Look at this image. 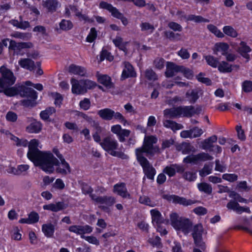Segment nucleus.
I'll return each instance as SVG.
<instances>
[{
    "mask_svg": "<svg viewBox=\"0 0 252 252\" xmlns=\"http://www.w3.org/2000/svg\"><path fill=\"white\" fill-rule=\"evenodd\" d=\"M82 80H78L75 78H71L70 83L72 86V93L77 95L84 94L87 93L86 89L82 84Z\"/></svg>",
    "mask_w": 252,
    "mask_h": 252,
    "instance_id": "nucleus-15",
    "label": "nucleus"
},
{
    "mask_svg": "<svg viewBox=\"0 0 252 252\" xmlns=\"http://www.w3.org/2000/svg\"><path fill=\"white\" fill-rule=\"evenodd\" d=\"M68 230L77 235H80L82 238V236H84L85 234L91 233L93 231V227L89 225H73L68 227Z\"/></svg>",
    "mask_w": 252,
    "mask_h": 252,
    "instance_id": "nucleus-14",
    "label": "nucleus"
},
{
    "mask_svg": "<svg viewBox=\"0 0 252 252\" xmlns=\"http://www.w3.org/2000/svg\"><path fill=\"white\" fill-rule=\"evenodd\" d=\"M113 17L120 20L123 25H124L125 26L127 25L128 23L127 19L126 17H125L124 14L120 12L118 9L113 15Z\"/></svg>",
    "mask_w": 252,
    "mask_h": 252,
    "instance_id": "nucleus-52",
    "label": "nucleus"
},
{
    "mask_svg": "<svg viewBox=\"0 0 252 252\" xmlns=\"http://www.w3.org/2000/svg\"><path fill=\"white\" fill-rule=\"evenodd\" d=\"M105 59L111 62L113 61L114 57L110 52L103 48L100 53L99 61L100 62H102Z\"/></svg>",
    "mask_w": 252,
    "mask_h": 252,
    "instance_id": "nucleus-40",
    "label": "nucleus"
},
{
    "mask_svg": "<svg viewBox=\"0 0 252 252\" xmlns=\"http://www.w3.org/2000/svg\"><path fill=\"white\" fill-rule=\"evenodd\" d=\"M91 126L93 128V138L94 141L97 143L100 142L101 137L100 134L103 131V128L100 126L98 122L95 121H91L90 123Z\"/></svg>",
    "mask_w": 252,
    "mask_h": 252,
    "instance_id": "nucleus-20",
    "label": "nucleus"
},
{
    "mask_svg": "<svg viewBox=\"0 0 252 252\" xmlns=\"http://www.w3.org/2000/svg\"><path fill=\"white\" fill-rule=\"evenodd\" d=\"M39 143V141L35 139L30 141L27 157L35 166L39 167L46 173H53L55 170L53 165L58 163V159L50 152L40 151L38 149Z\"/></svg>",
    "mask_w": 252,
    "mask_h": 252,
    "instance_id": "nucleus-2",
    "label": "nucleus"
},
{
    "mask_svg": "<svg viewBox=\"0 0 252 252\" xmlns=\"http://www.w3.org/2000/svg\"><path fill=\"white\" fill-rule=\"evenodd\" d=\"M192 236L193 238L194 243L196 247L202 249L205 247V243L202 240V233L203 232V226L201 224H197L193 226L191 229Z\"/></svg>",
    "mask_w": 252,
    "mask_h": 252,
    "instance_id": "nucleus-7",
    "label": "nucleus"
},
{
    "mask_svg": "<svg viewBox=\"0 0 252 252\" xmlns=\"http://www.w3.org/2000/svg\"><path fill=\"white\" fill-rule=\"evenodd\" d=\"M113 191L124 198H131V195L128 192L126 184L124 183L115 184L114 186Z\"/></svg>",
    "mask_w": 252,
    "mask_h": 252,
    "instance_id": "nucleus-18",
    "label": "nucleus"
},
{
    "mask_svg": "<svg viewBox=\"0 0 252 252\" xmlns=\"http://www.w3.org/2000/svg\"><path fill=\"white\" fill-rule=\"evenodd\" d=\"M238 53L248 62L250 60V53L252 52V49L245 41H242L239 44V47L237 49Z\"/></svg>",
    "mask_w": 252,
    "mask_h": 252,
    "instance_id": "nucleus-19",
    "label": "nucleus"
},
{
    "mask_svg": "<svg viewBox=\"0 0 252 252\" xmlns=\"http://www.w3.org/2000/svg\"><path fill=\"white\" fill-rule=\"evenodd\" d=\"M135 75L136 72L131 64H125V68L123 70L122 75V77L126 78L130 77H134Z\"/></svg>",
    "mask_w": 252,
    "mask_h": 252,
    "instance_id": "nucleus-33",
    "label": "nucleus"
},
{
    "mask_svg": "<svg viewBox=\"0 0 252 252\" xmlns=\"http://www.w3.org/2000/svg\"><path fill=\"white\" fill-rule=\"evenodd\" d=\"M111 131L116 134L118 137V140L120 142L126 141V137L130 136L131 131L127 129H123L120 125H115L111 126Z\"/></svg>",
    "mask_w": 252,
    "mask_h": 252,
    "instance_id": "nucleus-12",
    "label": "nucleus"
},
{
    "mask_svg": "<svg viewBox=\"0 0 252 252\" xmlns=\"http://www.w3.org/2000/svg\"><path fill=\"white\" fill-rule=\"evenodd\" d=\"M204 74L200 72L196 76V78L199 82L206 84L207 86H210L212 84L211 80L207 77H204Z\"/></svg>",
    "mask_w": 252,
    "mask_h": 252,
    "instance_id": "nucleus-54",
    "label": "nucleus"
},
{
    "mask_svg": "<svg viewBox=\"0 0 252 252\" xmlns=\"http://www.w3.org/2000/svg\"><path fill=\"white\" fill-rule=\"evenodd\" d=\"M139 202L141 204L148 205L151 207L154 206V203L152 202L150 198L147 196H141L139 198Z\"/></svg>",
    "mask_w": 252,
    "mask_h": 252,
    "instance_id": "nucleus-61",
    "label": "nucleus"
},
{
    "mask_svg": "<svg viewBox=\"0 0 252 252\" xmlns=\"http://www.w3.org/2000/svg\"><path fill=\"white\" fill-rule=\"evenodd\" d=\"M54 153L56 156L60 159L61 162L58 159V163L54 164L53 167L56 166V172L63 175H66L71 172V168L69 164L65 160L63 155L60 154L58 150H54Z\"/></svg>",
    "mask_w": 252,
    "mask_h": 252,
    "instance_id": "nucleus-6",
    "label": "nucleus"
},
{
    "mask_svg": "<svg viewBox=\"0 0 252 252\" xmlns=\"http://www.w3.org/2000/svg\"><path fill=\"white\" fill-rule=\"evenodd\" d=\"M99 7L100 8L107 9L111 13L112 16L118 10L116 7L113 6L111 4L103 1L99 3Z\"/></svg>",
    "mask_w": 252,
    "mask_h": 252,
    "instance_id": "nucleus-45",
    "label": "nucleus"
},
{
    "mask_svg": "<svg viewBox=\"0 0 252 252\" xmlns=\"http://www.w3.org/2000/svg\"><path fill=\"white\" fill-rule=\"evenodd\" d=\"M168 27L175 32H182L183 30L181 25L175 22H170L168 24Z\"/></svg>",
    "mask_w": 252,
    "mask_h": 252,
    "instance_id": "nucleus-60",
    "label": "nucleus"
},
{
    "mask_svg": "<svg viewBox=\"0 0 252 252\" xmlns=\"http://www.w3.org/2000/svg\"><path fill=\"white\" fill-rule=\"evenodd\" d=\"M27 58L21 59L18 63H35L32 59L36 60L39 57V54L37 51H33L27 54Z\"/></svg>",
    "mask_w": 252,
    "mask_h": 252,
    "instance_id": "nucleus-32",
    "label": "nucleus"
},
{
    "mask_svg": "<svg viewBox=\"0 0 252 252\" xmlns=\"http://www.w3.org/2000/svg\"><path fill=\"white\" fill-rule=\"evenodd\" d=\"M185 168L183 165L178 164H172L166 166L163 170V172L166 174L169 177H171L175 175L176 172L183 173Z\"/></svg>",
    "mask_w": 252,
    "mask_h": 252,
    "instance_id": "nucleus-16",
    "label": "nucleus"
},
{
    "mask_svg": "<svg viewBox=\"0 0 252 252\" xmlns=\"http://www.w3.org/2000/svg\"><path fill=\"white\" fill-rule=\"evenodd\" d=\"M197 188L199 191L203 192L207 194H210L212 192V187L211 185L203 182L197 184Z\"/></svg>",
    "mask_w": 252,
    "mask_h": 252,
    "instance_id": "nucleus-42",
    "label": "nucleus"
},
{
    "mask_svg": "<svg viewBox=\"0 0 252 252\" xmlns=\"http://www.w3.org/2000/svg\"><path fill=\"white\" fill-rule=\"evenodd\" d=\"M55 112V109L53 107H49L45 110L42 111L40 113L41 119L44 121H47L53 113Z\"/></svg>",
    "mask_w": 252,
    "mask_h": 252,
    "instance_id": "nucleus-44",
    "label": "nucleus"
},
{
    "mask_svg": "<svg viewBox=\"0 0 252 252\" xmlns=\"http://www.w3.org/2000/svg\"><path fill=\"white\" fill-rule=\"evenodd\" d=\"M113 119L119 121L120 123L123 124L124 125H125L126 123H127V121L124 116L119 112H115L114 111H113L112 119Z\"/></svg>",
    "mask_w": 252,
    "mask_h": 252,
    "instance_id": "nucleus-55",
    "label": "nucleus"
},
{
    "mask_svg": "<svg viewBox=\"0 0 252 252\" xmlns=\"http://www.w3.org/2000/svg\"><path fill=\"white\" fill-rule=\"evenodd\" d=\"M145 76L149 80L155 81L157 79V76L155 72L151 69H147L145 71Z\"/></svg>",
    "mask_w": 252,
    "mask_h": 252,
    "instance_id": "nucleus-64",
    "label": "nucleus"
},
{
    "mask_svg": "<svg viewBox=\"0 0 252 252\" xmlns=\"http://www.w3.org/2000/svg\"><path fill=\"white\" fill-rule=\"evenodd\" d=\"M59 2L58 0H46L44 4V6L50 12H55L58 7Z\"/></svg>",
    "mask_w": 252,
    "mask_h": 252,
    "instance_id": "nucleus-38",
    "label": "nucleus"
},
{
    "mask_svg": "<svg viewBox=\"0 0 252 252\" xmlns=\"http://www.w3.org/2000/svg\"><path fill=\"white\" fill-rule=\"evenodd\" d=\"M101 147L107 153L110 154L113 151L119 148V143L112 135L104 137L100 142H98Z\"/></svg>",
    "mask_w": 252,
    "mask_h": 252,
    "instance_id": "nucleus-5",
    "label": "nucleus"
},
{
    "mask_svg": "<svg viewBox=\"0 0 252 252\" xmlns=\"http://www.w3.org/2000/svg\"><path fill=\"white\" fill-rule=\"evenodd\" d=\"M213 157L208 153L201 152L196 155L191 154L184 158L183 162L186 163L197 164L199 162L211 160Z\"/></svg>",
    "mask_w": 252,
    "mask_h": 252,
    "instance_id": "nucleus-8",
    "label": "nucleus"
},
{
    "mask_svg": "<svg viewBox=\"0 0 252 252\" xmlns=\"http://www.w3.org/2000/svg\"><path fill=\"white\" fill-rule=\"evenodd\" d=\"M11 238L14 240L20 241L22 239V235L17 226H14L11 231Z\"/></svg>",
    "mask_w": 252,
    "mask_h": 252,
    "instance_id": "nucleus-49",
    "label": "nucleus"
},
{
    "mask_svg": "<svg viewBox=\"0 0 252 252\" xmlns=\"http://www.w3.org/2000/svg\"><path fill=\"white\" fill-rule=\"evenodd\" d=\"M229 48V45L225 42H217L214 45V52H221L222 55L227 54Z\"/></svg>",
    "mask_w": 252,
    "mask_h": 252,
    "instance_id": "nucleus-29",
    "label": "nucleus"
},
{
    "mask_svg": "<svg viewBox=\"0 0 252 252\" xmlns=\"http://www.w3.org/2000/svg\"><path fill=\"white\" fill-rule=\"evenodd\" d=\"M79 106L81 109L87 110L90 108L91 101L89 98H85L80 102Z\"/></svg>",
    "mask_w": 252,
    "mask_h": 252,
    "instance_id": "nucleus-63",
    "label": "nucleus"
},
{
    "mask_svg": "<svg viewBox=\"0 0 252 252\" xmlns=\"http://www.w3.org/2000/svg\"><path fill=\"white\" fill-rule=\"evenodd\" d=\"M16 90V95L19 94L22 97H26L28 98H34L37 99V92L31 88H28L25 85H17L15 86Z\"/></svg>",
    "mask_w": 252,
    "mask_h": 252,
    "instance_id": "nucleus-11",
    "label": "nucleus"
},
{
    "mask_svg": "<svg viewBox=\"0 0 252 252\" xmlns=\"http://www.w3.org/2000/svg\"><path fill=\"white\" fill-rule=\"evenodd\" d=\"M179 72H181L184 77L187 78L188 79H191L193 77V71L188 68H186L184 66L180 65L179 67H178Z\"/></svg>",
    "mask_w": 252,
    "mask_h": 252,
    "instance_id": "nucleus-46",
    "label": "nucleus"
},
{
    "mask_svg": "<svg viewBox=\"0 0 252 252\" xmlns=\"http://www.w3.org/2000/svg\"><path fill=\"white\" fill-rule=\"evenodd\" d=\"M0 72L1 74V77L0 78V93H3L10 97L16 95L17 91L15 86L11 87L16 81L12 72L3 65L0 68Z\"/></svg>",
    "mask_w": 252,
    "mask_h": 252,
    "instance_id": "nucleus-3",
    "label": "nucleus"
},
{
    "mask_svg": "<svg viewBox=\"0 0 252 252\" xmlns=\"http://www.w3.org/2000/svg\"><path fill=\"white\" fill-rule=\"evenodd\" d=\"M218 137L214 135L204 140L201 143V148L203 150H209L210 152L214 151V145L213 143L217 142Z\"/></svg>",
    "mask_w": 252,
    "mask_h": 252,
    "instance_id": "nucleus-21",
    "label": "nucleus"
},
{
    "mask_svg": "<svg viewBox=\"0 0 252 252\" xmlns=\"http://www.w3.org/2000/svg\"><path fill=\"white\" fill-rule=\"evenodd\" d=\"M179 66L180 65H177L176 64H167L165 76L167 77H173L175 73L179 72Z\"/></svg>",
    "mask_w": 252,
    "mask_h": 252,
    "instance_id": "nucleus-37",
    "label": "nucleus"
},
{
    "mask_svg": "<svg viewBox=\"0 0 252 252\" xmlns=\"http://www.w3.org/2000/svg\"><path fill=\"white\" fill-rule=\"evenodd\" d=\"M174 143V140L170 138L169 139H165L163 140L161 143V149H160V151L161 150H164V149L166 148H168L170 147L172 145H173ZM161 153V151H160V153Z\"/></svg>",
    "mask_w": 252,
    "mask_h": 252,
    "instance_id": "nucleus-57",
    "label": "nucleus"
},
{
    "mask_svg": "<svg viewBox=\"0 0 252 252\" xmlns=\"http://www.w3.org/2000/svg\"><path fill=\"white\" fill-rule=\"evenodd\" d=\"M242 90L245 93L252 91V81L246 80L242 84Z\"/></svg>",
    "mask_w": 252,
    "mask_h": 252,
    "instance_id": "nucleus-62",
    "label": "nucleus"
},
{
    "mask_svg": "<svg viewBox=\"0 0 252 252\" xmlns=\"http://www.w3.org/2000/svg\"><path fill=\"white\" fill-rule=\"evenodd\" d=\"M42 127V124L39 121L33 119L26 127V131L30 133H38L41 130Z\"/></svg>",
    "mask_w": 252,
    "mask_h": 252,
    "instance_id": "nucleus-23",
    "label": "nucleus"
},
{
    "mask_svg": "<svg viewBox=\"0 0 252 252\" xmlns=\"http://www.w3.org/2000/svg\"><path fill=\"white\" fill-rule=\"evenodd\" d=\"M178 110L179 117H190L195 113L192 106H179Z\"/></svg>",
    "mask_w": 252,
    "mask_h": 252,
    "instance_id": "nucleus-24",
    "label": "nucleus"
},
{
    "mask_svg": "<svg viewBox=\"0 0 252 252\" xmlns=\"http://www.w3.org/2000/svg\"><path fill=\"white\" fill-rule=\"evenodd\" d=\"M61 30L64 31H68L73 28V25L70 20L62 19L59 23Z\"/></svg>",
    "mask_w": 252,
    "mask_h": 252,
    "instance_id": "nucleus-43",
    "label": "nucleus"
},
{
    "mask_svg": "<svg viewBox=\"0 0 252 252\" xmlns=\"http://www.w3.org/2000/svg\"><path fill=\"white\" fill-rule=\"evenodd\" d=\"M171 225L177 231L182 232L185 235L188 234L192 227V221L188 218L179 217L176 213H172L170 215Z\"/></svg>",
    "mask_w": 252,
    "mask_h": 252,
    "instance_id": "nucleus-4",
    "label": "nucleus"
},
{
    "mask_svg": "<svg viewBox=\"0 0 252 252\" xmlns=\"http://www.w3.org/2000/svg\"><path fill=\"white\" fill-rule=\"evenodd\" d=\"M36 99L34 98H27L24 99L21 101V104L26 107H33L35 106L36 104V102L35 101Z\"/></svg>",
    "mask_w": 252,
    "mask_h": 252,
    "instance_id": "nucleus-53",
    "label": "nucleus"
},
{
    "mask_svg": "<svg viewBox=\"0 0 252 252\" xmlns=\"http://www.w3.org/2000/svg\"><path fill=\"white\" fill-rule=\"evenodd\" d=\"M66 208V206L63 202H58L55 203H50L43 206L45 210H49L54 212H58Z\"/></svg>",
    "mask_w": 252,
    "mask_h": 252,
    "instance_id": "nucleus-22",
    "label": "nucleus"
},
{
    "mask_svg": "<svg viewBox=\"0 0 252 252\" xmlns=\"http://www.w3.org/2000/svg\"><path fill=\"white\" fill-rule=\"evenodd\" d=\"M57 223L58 220L55 219L52 222L48 221L42 225V231L46 237L51 238L53 236Z\"/></svg>",
    "mask_w": 252,
    "mask_h": 252,
    "instance_id": "nucleus-17",
    "label": "nucleus"
},
{
    "mask_svg": "<svg viewBox=\"0 0 252 252\" xmlns=\"http://www.w3.org/2000/svg\"><path fill=\"white\" fill-rule=\"evenodd\" d=\"M114 110L109 108H104L99 110L97 114L103 120L110 121L112 120V116Z\"/></svg>",
    "mask_w": 252,
    "mask_h": 252,
    "instance_id": "nucleus-31",
    "label": "nucleus"
},
{
    "mask_svg": "<svg viewBox=\"0 0 252 252\" xmlns=\"http://www.w3.org/2000/svg\"><path fill=\"white\" fill-rule=\"evenodd\" d=\"M178 150L181 151L185 155L196 152V149L189 143H183L179 146Z\"/></svg>",
    "mask_w": 252,
    "mask_h": 252,
    "instance_id": "nucleus-34",
    "label": "nucleus"
},
{
    "mask_svg": "<svg viewBox=\"0 0 252 252\" xmlns=\"http://www.w3.org/2000/svg\"><path fill=\"white\" fill-rule=\"evenodd\" d=\"M163 116L166 119H174L179 117L178 107L165 109L163 111Z\"/></svg>",
    "mask_w": 252,
    "mask_h": 252,
    "instance_id": "nucleus-27",
    "label": "nucleus"
},
{
    "mask_svg": "<svg viewBox=\"0 0 252 252\" xmlns=\"http://www.w3.org/2000/svg\"><path fill=\"white\" fill-rule=\"evenodd\" d=\"M97 36V32L95 28H92L90 31L87 35L86 40L89 43L93 42L96 38Z\"/></svg>",
    "mask_w": 252,
    "mask_h": 252,
    "instance_id": "nucleus-48",
    "label": "nucleus"
},
{
    "mask_svg": "<svg viewBox=\"0 0 252 252\" xmlns=\"http://www.w3.org/2000/svg\"><path fill=\"white\" fill-rule=\"evenodd\" d=\"M162 122L163 125L165 127L170 128L173 131L179 130L183 128V126L181 124L167 119L163 120Z\"/></svg>",
    "mask_w": 252,
    "mask_h": 252,
    "instance_id": "nucleus-28",
    "label": "nucleus"
},
{
    "mask_svg": "<svg viewBox=\"0 0 252 252\" xmlns=\"http://www.w3.org/2000/svg\"><path fill=\"white\" fill-rule=\"evenodd\" d=\"M183 177L189 182L194 181L196 179V173L194 171L183 172Z\"/></svg>",
    "mask_w": 252,
    "mask_h": 252,
    "instance_id": "nucleus-50",
    "label": "nucleus"
},
{
    "mask_svg": "<svg viewBox=\"0 0 252 252\" xmlns=\"http://www.w3.org/2000/svg\"><path fill=\"white\" fill-rule=\"evenodd\" d=\"M151 214L152 217V222L158 226L162 222V219L160 213L157 209H152L151 210Z\"/></svg>",
    "mask_w": 252,
    "mask_h": 252,
    "instance_id": "nucleus-35",
    "label": "nucleus"
},
{
    "mask_svg": "<svg viewBox=\"0 0 252 252\" xmlns=\"http://www.w3.org/2000/svg\"><path fill=\"white\" fill-rule=\"evenodd\" d=\"M163 198L169 201H172L173 203L179 204L184 206L191 205L197 202L195 200L187 199L184 197L176 195L164 194L163 195Z\"/></svg>",
    "mask_w": 252,
    "mask_h": 252,
    "instance_id": "nucleus-10",
    "label": "nucleus"
},
{
    "mask_svg": "<svg viewBox=\"0 0 252 252\" xmlns=\"http://www.w3.org/2000/svg\"><path fill=\"white\" fill-rule=\"evenodd\" d=\"M32 46L30 42H16L11 40L9 43V49L13 51V55H23L25 53L24 50L30 48Z\"/></svg>",
    "mask_w": 252,
    "mask_h": 252,
    "instance_id": "nucleus-9",
    "label": "nucleus"
},
{
    "mask_svg": "<svg viewBox=\"0 0 252 252\" xmlns=\"http://www.w3.org/2000/svg\"><path fill=\"white\" fill-rule=\"evenodd\" d=\"M212 168L207 164H205L203 168L199 171V175L201 177H205L212 172Z\"/></svg>",
    "mask_w": 252,
    "mask_h": 252,
    "instance_id": "nucleus-58",
    "label": "nucleus"
},
{
    "mask_svg": "<svg viewBox=\"0 0 252 252\" xmlns=\"http://www.w3.org/2000/svg\"><path fill=\"white\" fill-rule=\"evenodd\" d=\"M141 30L142 32L150 30L151 33H152L155 30L154 26L148 22H143L140 26Z\"/></svg>",
    "mask_w": 252,
    "mask_h": 252,
    "instance_id": "nucleus-59",
    "label": "nucleus"
},
{
    "mask_svg": "<svg viewBox=\"0 0 252 252\" xmlns=\"http://www.w3.org/2000/svg\"><path fill=\"white\" fill-rule=\"evenodd\" d=\"M157 142L158 139L155 136H145L142 147L135 150L136 159L142 166L145 175L150 180L154 179L156 170L143 154L146 153L147 156L153 157L156 153L160 154V151L158 146L154 145Z\"/></svg>",
    "mask_w": 252,
    "mask_h": 252,
    "instance_id": "nucleus-1",
    "label": "nucleus"
},
{
    "mask_svg": "<svg viewBox=\"0 0 252 252\" xmlns=\"http://www.w3.org/2000/svg\"><path fill=\"white\" fill-rule=\"evenodd\" d=\"M186 97L188 98V100L191 103H194L196 102V101L198 99V93L196 90H191L190 91H188L186 94Z\"/></svg>",
    "mask_w": 252,
    "mask_h": 252,
    "instance_id": "nucleus-41",
    "label": "nucleus"
},
{
    "mask_svg": "<svg viewBox=\"0 0 252 252\" xmlns=\"http://www.w3.org/2000/svg\"><path fill=\"white\" fill-rule=\"evenodd\" d=\"M21 66L25 69H28L33 73L35 72L38 75H41L43 71L41 68L40 64H20Z\"/></svg>",
    "mask_w": 252,
    "mask_h": 252,
    "instance_id": "nucleus-25",
    "label": "nucleus"
},
{
    "mask_svg": "<svg viewBox=\"0 0 252 252\" xmlns=\"http://www.w3.org/2000/svg\"><path fill=\"white\" fill-rule=\"evenodd\" d=\"M184 18L186 19L187 21H194L197 23L202 22L208 23L210 21L209 19L204 18L201 16L195 15L193 14H190L187 16H185Z\"/></svg>",
    "mask_w": 252,
    "mask_h": 252,
    "instance_id": "nucleus-36",
    "label": "nucleus"
},
{
    "mask_svg": "<svg viewBox=\"0 0 252 252\" xmlns=\"http://www.w3.org/2000/svg\"><path fill=\"white\" fill-rule=\"evenodd\" d=\"M69 72L75 75L81 76H86L87 71L86 69L81 66L71 64L69 67Z\"/></svg>",
    "mask_w": 252,
    "mask_h": 252,
    "instance_id": "nucleus-26",
    "label": "nucleus"
},
{
    "mask_svg": "<svg viewBox=\"0 0 252 252\" xmlns=\"http://www.w3.org/2000/svg\"><path fill=\"white\" fill-rule=\"evenodd\" d=\"M211 66L214 68L217 67L219 70L223 73L230 72L232 69L233 66L231 64H209Z\"/></svg>",
    "mask_w": 252,
    "mask_h": 252,
    "instance_id": "nucleus-39",
    "label": "nucleus"
},
{
    "mask_svg": "<svg viewBox=\"0 0 252 252\" xmlns=\"http://www.w3.org/2000/svg\"><path fill=\"white\" fill-rule=\"evenodd\" d=\"M98 81L108 89L114 87L110 77L107 75H99L97 76Z\"/></svg>",
    "mask_w": 252,
    "mask_h": 252,
    "instance_id": "nucleus-30",
    "label": "nucleus"
},
{
    "mask_svg": "<svg viewBox=\"0 0 252 252\" xmlns=\"http://www.w3.org/2000/svg\"><path fill=\"white\" fill-rule=\"evenodd\" d=\"M91 198L95 203L105 204L107 206H112L116 202V198L111 196L91 195Z\"/></svg>",
    "mask_w": 252,
    "mask_h": 252,
    "instance_id": "nucleus-13",
    "label": "nucleus"
},
{
    "mask_svg": "<svg viewBox=\"0 0 252 252\" xmlns=\"http://www.w3.org/2000/svg\"><path fill=\"white\" fill-rule=\"evenodd\" d=\"M28 218L30 223L33 224L38 221L39 216L37 213L32 211L28 215Z\"/></svg>",
    "mask_w": 252,
    "mask_h": 252,
    "instance_id": "nucleus-56",
    "label": "nucleus"
},
{
    "mask_svg": "<svg viewBox=\"0 0 252 252\" xmlns=\"http://www.w3.org/2000/svg\"><path fill=\"white\" fill-rule=\"evenodd\" d=\"M223 32L227 35L232 37H236L238 35L237 32L233 28L230 26H225L223 27Z\"/></svg>",
    "mask_w": 252,
    "mask_h": 252,
    "instance_id": "nucleus-47",
    "label": "nucleus"
},
{
    "mask_svg": "<svg viewBox=\"0 0 252 252\" xmlns=\"http://www.w3.org/2000/svg\"><path fill=\"white\" fill-rule=\"evenodd\" d=\"M82 83L87 92L88 91V90L93 89L96 86V83L94 81L89 79H82Z\"/></svg>",
    "mask_w": 252,
    "mask_h": 252,
    "instance_id": "nucleus-51",
    "label": "nucleus"
}]
</instances>
